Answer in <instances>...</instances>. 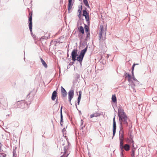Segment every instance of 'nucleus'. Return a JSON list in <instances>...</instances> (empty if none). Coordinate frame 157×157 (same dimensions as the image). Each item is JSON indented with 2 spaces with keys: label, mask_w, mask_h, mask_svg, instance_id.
<instances>
[{
  "label": "nucleus",
  "mask_w": 157,
  "mask_h": 157,
  "mask_svg": "<svg viewBox=\"0 0 157 157\" xmlns=\"http://www.w3.org/2000/svg\"><path fill=\"white\" fill-rule=\"evenodd\" d=\"M71 56L72 59L73 61H75L76 60V56H78L77 50L76 49H74L72 52Z\"/></svg>",
  "instance_id": "nucleus-4"
},
{
  "label": "nucleus",
  "mask_w": 157,
  "mask_h": 157,
  "mask_svg": "<svg viewBox=\"0 0 157 157\" xmlns=\"http://www.w3.org/2000/svg\"><path fill=\"white\" fill-rule=\"evenodd\" d=\"M68 0V2L69 1H72V0Z\"/></svg>",
  "instance_id": "nucleus-32"
},
{
  "label": "nucleus",
  "mask_w": 157,
  "mask_h": 157,
  "mask_svg": "<svg viewBox=\"0 0 157 157\" xmlns=\"http://www.w3.org/2000/svg\"><path fill=\"white\" fill-rule=\"evenodd\" d=\"M68 154H67V156H66V157H67L68 156Z\"/></svg>",
  "instance_id": "nucleus-34"
},
{
  "label": "nucleus",
  "mask_w": 157,
  "mask_h": 157,
  "mask_svg": "<svg viewBox=\"0 0 157 157\" xmlns=\"http://www.w3.org/2000/svg\"><path fill=\"white\" fill-rule=\"evenodd\" d=\"M125 76L126 78H128V80L129 81L131 80V77L129 74H128L126 73L125 75Z\"/></svg>",
  "instance_id": "nucleus-22"
},
{
  "label": "nucleus",
  "mask_w": 157,
  "mask_h": 157,
  "mask_svg": "<svg viewBox=\"0 0 157 157\" xmlns=\"http://www.w3.org/2000/svg\"><path fill=\"white\" fill-rule=\"evenodd\" d=\"M74 95V91L73 90H70L68 92V96L69 101L71 102V100L73 98Z\"/></svg>",
  "instance_id": "nucleus-6"
},
{
  "label": "nucleus",
  "mask_w": 157,
  "mask_h": 157,
  "mask_svg": "<svg viewBox=\"0 0 157 157\" xmlns=\"http://www.w3.org/2000/svg\"><path fill=\"white\" fill-rule=\"evenodd\" d=\"M81 93L82 92L81 91H79V96H78V105L79 104V102L80 100V99L81 98Z\"/></svg>",
  "instance_id": "nucleus-16"
},
{
  "label": "nucleus",
  "mask_w": 157,
  "mask_h": 157,
  "mask_svg": "<svg viewBox=\"0 0 157 157\" xmlns=\"http://www.w3.org/2000/svg\"><path fill=\"white\" fill-rule=\"evenodd\" d=\"M118 116L119 117L120 121L124 119V120L127 119V117L124 112V110L123 109H120L119 110Z\"/></svg>",
  "instance_id": "nucleus-1"
},
{
  "label": "nucleus",
  "mask_w": 157,
  "mask_h": 157,
  "mask_svg": "<svg viewBox=\"0 0 157 157\" xmlns=\"http://www.w3.org/2000/svg\"><path fill=\"white\" fill-rule=\"evenodd\" d=\"M81 15V13H79V14L78 15V16L79 17H80Z\"/></svg>",
  "instance_id": "nucleus-31"
},
{
  "label": "nucleus",
  "mask_w": 157,
  "mask_h": 157,
  "mask_svg": "<svg viewBox=\"0 0 157 157\" xmlns=\"http://www.w3.org/2000/svg\"><path fill=\"white\" fill-rule=\"evenodd\" d=\"M100 29L101 30L100 33H103L104 31V28L103 26L101 25L100 27Z\"/></svg>",
  "instance_id": "nucleus-25"
},
{
  "label": "nucleus",
  "mask_w": 157,
  "mask_h": 157,
  "mask_svg": "<svg viewBox=\"0 0 157 157\" xmlns=\"http://www.w3.org/2000/svg\"><path fill=\"white\" fill-rule=\"evenodd\" d=\"M132 146L133 147H134V146H133V144H132Z\"/></svg>",
  "instance_id": "nucleus-33"
},
{
  "label": "nucleus",
  "mask_w": 157,
  "mask_h": 157,
  "mask_svg": "<svg viewBox=\"0 0 157 157\" xmlns=\"http://www.w3.org/2000/svg\"><path fill=\"white\" fill-rule=\"evenodd\" d=\"M123 147V149H124L126 151H129L130 148L129 145L128 144H125ZM122 151H123V150Z\"/></svg>",
  "instance_id": "nucleus-13"
},
{
  "label": "nucleus",
  "mask_w": 157,
  "mask_h": 157,
  "mask_svg": "<svg viewBox=\"0 0 157 157\" xmlns=\"http://www.w3.org/2000/svg\"><path fill=\"white\" fill-rule=\"evenodd\" d=\"M64 155H65L68 152H67V151L66 147H64Z\"/></svg>",
  "instance_id": "nucleus-28"
},
{
  "label": "nucleus",
  "mask_w": 157,
  "mask_h": 157,
  "mask_svg": "<svg viewBox=\"0 0 157 157\" xmlns=\"http://www.w3.org/2000/svg\"><path fill=\"white\" fill-rule=\"evenodd\" d=\"M32 12H29V30L31 32H32Z\"/></svg>",
  "instance_id": "nucleus-3"
},
{
  "label": "nucleus",
  "mask_w": 157,
  "mask_h": 157,
  "mask_svg": "<svg viewBox=\"0 0 157 157\" xmlns=\"http://www.w3.org/2000/svg\"><path fill=\"white\" fill-rule=\"evenodd\" d=\"M127 119H125V120H124V119L123 120H122L121 121H120V123H121V132H123V127H122V124H124L125 125V126L127 127L128 125V123L127 122Z\"/></svg>",
  "instance_id": "nucleus-5"
},
{
  "label": "nucleus",
  "mask_w": 157,
  "mask_h": 157,
  "mask_svg": "<svg viewBox=\"0 0 157 157\" xmlns=\"http://www.w3.org/2000/svg\"><path fill=\"white\" fill-rule=\"evenodd\" d=\"M131 140L132 141V143H133H133H134V141L133 140H132V138H131Z\"/></svg>",
  "instance_id": "nucleus-30"
},
{
  "label": "nucleus",
  "mask_w": 157,
  "mask_h": 157,
  "mask_svg": "<svg viewBox=\"0 0 157 157\" xmlns=\"http://www.w3.org/2000/svg\"><path fill=\"white\" fill-rule=\"evenodd\" d=\"M82 10V8H79L78 10V12L79 13H81Z\"/></svg>",
  "instance_id": "nucleus-29"
},
{
  "label": "nucleus",
  "mask_w": 157,
  "mask_h": 157,
  "mask_svg": "<svg viewBox=\"0 0 157 157\" xmlns=\"http://www.w3.org/2000/svg\"><path fill=\"white\" fill-rule=\"evenodd\" d=\"M135 150L134 149L132 150V153L131 154V156L133 157L135 155Z\"/></svg>",
  "instance_id": "nucleus-26"
},
{
  "label": "nucleus",
  "mask_w": 157,
  "mask_h": 157,
  "mask_svg": "<svg viewBox=\"0 0 157 157\" xmlns=\"http://www.w3.org/2000/svg\"><path fill=\"white\" fill-rule=\"evenodd\" d=\"M136 65V64H134L133 66H132V76H133V79L135 80V77L134 76V75H133V71H134V67H135V66Z\"/></svg>",
  "instance_id": "nucleus-21"
},
{
  "label": "nucleus",
  "mask_w": 157,
  "mask_h": 157,
  "mask_svg": "<svg viewBox=\"0 0 157 157\" xmlns=\"http://www.w3.org/2000/svg\"><path fill=\"white\" fill-rule=\"evenodd\" d=\"M62 95L63 97H65L67 95V93L65 89L62 87H61Z\"/></svg>",
  "instance_id": "nucleus-9"
},
{
  "label": "nucleus",
  "mask_w": 157,
  "mask_h": 157,
  "mask_svg": "<svg viewBox=\"0 0 157 157\" xmlns=\"http://www.w3.org/2000/svg\"><path fill=\"white\" fill-rule=\"evenodd\" d=\"M103 33H99V38H100V40H105V37L104 38H103V37H102V34Z\"/></svg>",
  "instance_id": "nucleus-18"
},
{
  "label": "nucleus",
  "mask_w": 157,
  "mask_h": 157,
  "mask_svg": "<svg viewBox=\"0 0 157 157\" xmlns=\"http://www.w3.org/2000/svg\"><path fill=\"white\" fill-rule=\"evenodd\" d=\"M61 109H62V108H61ZM63 115H62V110L61 109V121H60V124L62 126L63 125Z\"/></svg>",
  "instance_id": "nucleus-15"
},
{
  "label": "nucleus",
  "mask_w": 157,
  "mask_h": 157,
  "mask_svg": "<svg viewBox=\"0 0 157 157\" xmlns=\"http://www.w3.org/2000/svg\"><path fill=\"white\" fill-rule=\"evenodd\" d=\"M83 2L86 6L89 7V4L87 0H83Z\"/></svg>",
  "instance_id": "nucleus-23"
},
{
  "label": "nucleus",
  "mask_w": 157,
  "mask_h": 157,
  "mask_svg": "<svg viewBox=\"0 0 157 157\" xmlns=\"http://www.w3.org/2000/svg\"><path fill=\"white\" fill-rule=\"evenodd\" d=\"M41 62H42V64L45 67H47V65L45 62L44 60L42 59L41 58L40 59Z\"/></svg>",
  "instance_id": "nucleus-19"
},
{
  "label": "nucleus",
  "mask_w": 157,
  "mask_h": 157,
  "mask_svg": "<svg viewBox=\"0 0 157 157\" xmlns=\"http://www.w3.org/2000/svg\"><path fill=\"white\" fill-rule=\"evenodd\" d=\"M100 115V114L97 112L91 114L90 115V118H91L93 117H96L98 116H99Z\"/></svg>",
  "instance_id": "nucleus-11"
},
{
  "label": "nucleus",
  "mask_w": 157,
  "mask_h": 157,
  "mask_svg": "<svg viewBox=\"0 0 157 157\" xmlns=\"http://www.w3.org/2000/svg\"><path fill=\"white\" fill-rule=\"evenodd\" d=\"M120 148L121 149V150H123V147L124 146L123 145V137H121L120 138Z\"/></svg>",
  "instance_id": "nucleus-7"
},
{
  "label": "nucleus",
  "mask_w": 157,
  "mask_h": 157,
  "mask_svg": "<svg viewBox=\"0 0 157 157\" xmlns=\"http://www.w3.org/2000/svg\"><path fill=\"white\" fill-rule=\"evenodd\" d=\"M78 30H79V31L82 34L84 33V29L83 28L82 26H80L78 28Z\"/></svg>",
  "instance_id": "nucleus-14"
},
{
  "label": "nucleus",
  "mask_w": 157,
  "mask_h": 157,
  "mask_svg": "<svg viewBox=\"0 0 157 157\" xmlns=\"http://www.w3.org/2000/svg\"><path fill=\"white\" fill-rule=\"evenodd\" d=\"M116 129V123L115 120V117L113 119V134L114 135L115 133Z\"/></svg>",
  "instance_id": "nucleus-8"
},
{
  "label": "nucleus",
  "mask_w": 157,
  "mask_h": 157,
  "mask_svg": "<svg viewBox=\"0 0 157 157\" xmlns=\"http://www.w3.org/2000/svg\"><path fill=\"white\" fill-rule=\"evenodd\" d=\"M57 91L56 90L54 91L52 94V100L54 101L57 97Z\"/></svg>",
  "instance_id": "nucleus-10"
},
{
  "label": "nucleus",
  "mask_w": 157,
  "mask_h": 157,
  "mask_svg": "<svg viewBox=\"0 0 157 157\" xmlns=\"http://www.w3.org/2000/svg\"><path fill=\"white\" fill-rule=\"evenodd\" d=\"M85 29L86 31V33H87V35L88 36V35H90V33H88L89 31V27L88 26H87L86 25H85Z\"/></svg>",
  "instance_id": "nucleus-20"
},
{
  "label": "nucleus",
  "mask_w": 157,
  "mask_h": 157,
  "mask_svg": "<svg viewBox=\"0 0 157 157\" xmlns=\"http://www.w3.org/2000/svg\"><path fill=\"white\" fill-rule=\"evenodd\" d=\"M112 101L114 102H115L117 101V98L115 95H112Z\"/></svg>",
  "instance_id": "nucleus-17"
},
{
  "label": "nucleus",
  "mask_w": 157,
  "mask_h": 157,
  "mask_svg": "<svg viewBox=\"0 0 157 157\" xmlns=\"http://www.w3.org/2000/svg\"><path fill=\"white\" fill-rule=\"evenodd\" d=\"M82 15L83 16H87L88 15H89V14L86 11V10H84L83 11V14Z\"/></svg>",
  "instance_id": "nucleus-24"
},
{
  "label": "nucleus",
  "mask_w": 157,
  "mask_h": 157,
  "mask_svg": "<svg viewBox=\"0 0 157 157\" xmlns=\"http://www.w3.org/2000/svg\"><path fill=\"white\" fill-rule=\"evenodd\" d=\"M87 48L82 50L80 54L77 57L76 60L78 61L80 63H81L85 54L87 51Z\"/></svg>",
  "instance_id": "nucleus-2"
},
{
  "label": "nucleus",
  "mask_w": 157,
  "mask_h": 157,
  "mask_svg": "<svg viewBox=\"0 0 157 157\" xmlns=\"http://www.w3.org/2000/svg\"><path fill=\"white\" fill-rule=\"evenodd\" d=\"M85 19H86V21H89V15H88L87 16H85Z\"/></svg>",
  "instance_id": "nucleus-27"
},
{
  "label": "nucleus",
  "mask_w": 157,
  "mask_h": 157,
  "mask_svg": "<svg viewBox=\"0 0 157 157\" xmlns=\"http://www.w3.org/2000/svg\"><path fill=\"white\" fill-rule=\"evenodd\" d=\"M72 6H73V4H72V1H69L68 5V10L69 11L71 9Z\"/></svg>",
  "instance_id": "nucleus-12"
}]
</instances>
